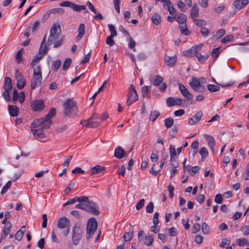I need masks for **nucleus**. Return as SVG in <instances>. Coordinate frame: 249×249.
I'll use <instances>...</instances> for the list:
<instances>
[{
  "label": "nucleus",
  "mask_w": 249,
  "mask_h": 249,
  "mask_svg": "<svg viewBox=\"0 0 249 249\" xmlns=\"http://www.w3.org/2000/svg\"><path fill=\"white\" fill-rule=\"evenodd\" d=\"M61 27L59 24H54L50 29V35L49 36L48 44L51 45L54 44L53 47L57 48L60 46L62 42L63 39L60 35Z\"/></svg>",
  "instance_id": "1"
},
{
  "label": "nucleus",
  "mask_w": 249,
  "mask_h": 249,
  "mask_svg": "<svg viewBox=\"0 0 249 249\" xmlns=\"http://www.w3.org/2000/svg\"><path fill=\"white\" fill-rule=\"evenodd\" d=\"M64 115L72 117L76 114L77 107L76 103L71 99H68L63 104Z\"/></svg>",
  "instance_id": "2"
},
{
  "label": "nucleus",
  "mask_w": 249,
  "mask_h": 249,
  "mask_svg": "<svg viewBox=\"0 0 249 249\" xmlns=\"http://www.w3.org/2000/svg\"><path fill=\"white\" fill-rule=\"evenodd\" d=\"M75 208L85 210L96 215L100 214L99 211L97 209L96 204L89 200V202H83L76 204Z\"/></svg>",
  "instance_id": "3"
},
{
  "label": "nucleus",
  "mask_w": 249,
  "mask_h": 249,
  "mask_svg": "<svg viewBox=\"0 0 249 249\" xmlns=\"http://www.w3.org/2000/svg\"><path fill=\"white\" fill-rule=\"evenodd\" d=\"M34 74L33 78L31 80V88L32 89H35L39 87L42 81V73L41 68L39 66L34 67Z\"/></svg>",
  "instance_id": "4"
},
{
  "label": "nucleus",
  "mask_w": 249,
  "mask_h": 249,
  "mask_svg": "<svg viewBox=\"0 0 249 249\" xmlns=\"http://www.w3.org/2000/svg\"><path fill=\"white\" fill-rule=\"evenodd\" d=\"M138 237L139 242L147 246L152 245L154 241L153 236L150 233L145 234L142 230L139 232Z\"/></svg>",
  "instance_id": "5"
},
{
  "label": "nucleus",
  "mask_w": 249,
  "mask_h": 249,
  "mask_svg": "<svg viewBox=\"0 0 249 249\" xmlns=\"http://www.w3.org/2000/svg\"><path fill=\"white\" fill-rule=\"evenodd\" d=\"M166 104L168 107H171L175 105L182 107H187L188 106L187 101L179 98L169 97L166 99Z\"/></svg>",
  "instance_id": "6"
},
{
  "label": "nucleus",
  "mask_w": 249,
  "mask_h": 249,
  "mask_svg": "<svg viewBox=\"0 0 249 249\" xmlns=\"http://www.w3.org/2000/svg\"><path fill=\"white\" fill-rule=\"evenodd\" d=\"M129 91L127 94L126 105L128 106L131 105L134 102L138 99V96L136 90L135 86L131 84L129 87Z\"/></svg>",
  "instance_id": "7"
},
{
  "label": "nucleus",
  "mask_w": 249,
  "mask_h": 249,
  "mask_svg": "<svg viewBox=\"0 0 249 249\" xmlns=\"http://www.w3.org/2000/svg\"><path fill=\"white\" fill-rule=\"evenodd\" d=\"M97 228V223L94 218H90L87 224V239L89 240L90 236L94 234Z\"/></svg>",
  "instance_id": "8"
},
{
  "label": "nucleus",
  "mask_w": 249,
  "mask_h": 249,
  "mask_svg": "<svg viewBox=\"0 0 249 249\" xmlns=\"http://www.w3.org/2000/svg\"><path fill=\"white\" fill-rule=\"evenodd\" d=\"M82 230L80 227L76 224L72 228V241L74 245H77L82 237Z\"/></svg>",
  "instance_id": "9"
},
{
  "label": "nucleus",
  "mask_w": 249,
  "mask_h": 249,
  "mask_svg": "<svg viewBox=\"0 0 249 249\" xmlns=\"http://www.w3.org/2000/svg\"><path fill=\"white\" fill-rule=\"evenodd\" d=\"M191 87L196 92H203L206 90L204 86L201 85L199 79L196 77H193L192 82L189 83Z\"/></svg>",
  "instance_id": "10"
},
{
  "label": "nucleus",
  "mask_w": 249,
  "mask_h": 249,
  "mask_svg": "<svg viewBox=\"0 0 249 249\" xmlns=\"http://www.w3.org/2000/svg\"><path fill=\"white\" fill-rule=\"evenodd\" d=\"M52 124V121L50 120H44L40 121V118L35 120L32 124L31 126L33 128H37L41 126L42 129H47Z\"/></svg>",
  "instance_id": "11"
},
{
  "label": "nucleus",
  "mask_w": 249,
  "mask_h": 249,
  "mask_svg": "<svg viewBox=\"0 0 249 249\" xmlns=\"http://www.w3.org/2000/svg\"><path fill=\"white\" fill-rule=\"evenodd\" d=\"M178 88L181 94L186 98L185 100L187 101L188 104H190L191 103H189V101L191 100L193 98L192 94L191 93L185 86L181 83H179Z\"/></svg>",
  "instance_id": "12"
},
{
  "label": "nucleus",
  "mask_w": 249,
  "mask_h": 249,
  "mask_svg": "<svg viewBox=\"0 0 249 249\" xmlns=\"http://www.w3.org/2000/svg\"><path fill=\"white\" fill-rule=\"evenodd\" d=\"M163 78L160 75H157L155 76L153 81V84L158 87L160 85V89L162 92H164L167 88V85L165 83H163Z\"/></svg>",
  "instance_id": "13"
},
{
  "label": "nucleus",
  "mask_w": 249,
  "mask_h": 249,
  "mask_svg": "<svg viewBox=\"0 0 249 249\" xmlns=\"http://www.w3.org/2000/svg\"><path fill=\"white\" fill-rule=\"evenodd\" d=\"M15 79L17 81V88L18 89L23 88L25 85L26 80L23 75L19 72L18 69L16 71Z\"/></svg>",
  "instance_id": "14"
},
{
  "label": "nucleus",
  "mask_w": 249,
  "mask_h": 249,
  "mask_svg": "<svg viewBox=\"0 0 249 249\" xmlns=\"http://www.w3.org/2000/svg\"><path fill=\"white\" fill-rule=\"evenodd\" d=\"M45 37L44 38V39L43 40V41L41 43V47H40V48L39 49V52L40 53H42V55L41 56H38V55L35 56V57L33 58V59L32 61L31 62V65L33 67L35 65V64L36 63H37L39 62L40 60L42 58L43 55H44L46 53L47 51L46 50V46H45L44 47H43V44L44 42L45 41Z\"/></svg>",
  "instance_id": "15"
},
{
  "label": "nucleus",
  "mask_w": 249,
  "mask_h": 249,
  "mask_svg": "<svg viewBox=\"0 0 249 249\" xmlns=\"http://www.w3.org/2000/svg\"><path fill=\"white\" fill-rule=\"evenodd\" d=\"M32 109L35 111H39L43 110L45 107V105L43 101L36 100L31 103Z\"/></svg>",
  "instance_id": "16"
},
{
  "label": "nucleus",
  "mask_w": 249,
  "mask_h": 249,
  "mask_svg": "<svg viewBox=\"0 0 249 249\" xmlns=\"http://www.w3.org/2000/svg\"><path fill=\"white\" fill-rule=\"evenodd\" d=\"M70 224V220L66 217H63L59 218L57 221V227L60 229L69 228Z\"/></svg>",
  "instance_id": "17"
},
{
  "label": "nucleus",
  "mask_w": 249,
  "mask_h": 249,
  "mask_svg": "<svg viewBox=\"0 0 249 249\" xmlns=\"http://www.w3.org/2000/svg\"><path fill=\"white\" fill-rule=\"evenodd\" d=\"M202 114L203 113L202 111H199L197 112L195 116L189 119L188 121V124L191 125L197 124L201 120Z\"/></svg>",
  "instance_id": "18"
},
{
  "label": "nucleus",
  "mask_w": 249,
  "mask_h": 249,
  "mask_svg": "<svg viewBox=\"0 0 249 249\" xmlns=\"http://www.w3.org/2000/svg\"><path fill=\"white\" fill-rule=\"evenodd\" d=\"M204 138L207 142L208 146L213 151V152L214 153V147L215 145V141L214 139L212 136L207 134L204 135Z\"/></svg>",
  "instance_id": "19"
},
{
  "label": "nucleus",
  "mask_w": 249,
  "mask_h": 249,
  "mask_svg": "<svg viewBox=\"0 0 249 249\" xmlns=\"http://www.w3.org/2000/svg\"><path fill=\"white\" fill-rule=\"evenodd\" d=\"M248 3V0H236L233 1V5L236 9L240 10L243 9Z\"/></svg>",
  "instance_id": "20"
},
{
  "label": "nucleus",
  "mask_w": 249,
  "mask_h": 249,
  "mask_svg": "<svg viewBox=\"0 0 249 249\" xmlns=\"http://www.w3.org/2000/svg\"><path fill=\"white\" fill-rule=\"evenodd\" d=\"M125 154L124 149L120 146H117L114 150V156L118 159H121L123 158Z\"/></svg>",
  "instance_id": "21"
},
{
  "label": "nucleus",
  "mask_w": 249,
  "mask_h": 249,
  "mask_svg": "<svg viewBox=\"0 0 249 249\" xmlns=\"http://www.w3.org/2000/svg\"><path fill=\"white\" fill-rule=\"evenodd\" d=\"M43 129L41 127L40 128L36 129V128H33L32 127V132L35 137L37 139H43L45 137V135L43 132Z\"/></svg>",
  "instance_id": "22"
},
{
  "label": "nucleus",
  "mask_w": 249,
  "mask_h": 249,
  "mask_svg": "<svg viewBox=\"0 0 249 249\" xmlns=\"http://www.w3.org/2000/svg\"><path fill=\"white\" fill-rule=\"evenodd\" d=\"M164 60L167 66L172 67L176 64L177 62V57L176 55L173 56H169L168 55H165L164 56Z\"/></svg>",
  "instance_id": "23"
},
{
  "label": "nucleus",
  "mask_w": 249,
  "mask_h": 249,
  "mask_svg": "<svg viewBox=\"0 0 249 249\" xmlns=\"http://www.w3.org/2000/svg\"><path fill=\"white\" fill-rule=\"evenodd\" d=\"M12 228V224L10 221H8L7 223L4 226L1 234V239H4L6 236L9 234L10 231V230Z\"/></svg>",
  "instance_id": "24"
},
{
  "label": "nucleus",
  "mask_w": 249,
  "mask_h": 249,
  "mask_svg": "<svg viewBox=\"0 0 249 249\" xmlns=\"http://www.w3.org/2000/svg\"><path fill=\"white\" fill-rule=\"evenodd\" d=\"M191 18L194 20H196L198 17V8L196 4H194L190 10Z\"/></svg>",
  "instance_id": "25"
},
{
  "label": "nucleus",
  "mask_w": 249,
  "mask_h": 249,
  "mask_svg": "<svg viewBox=\"0 0 249 249\" xmlns=\"http://www.w3.org/2000/svg\"><path fill=\"white\" fill-rule=\"evenodd\" d=\"M78 34L76 37L77 41L79 40L85 35V26L83 23H81L78 29Z\"/></svg>",
  "instance_id": "26"
},
{
  "label": "nucleus",
  "mask_w": 249,
  "mask_h": 249,
  "mask_svg": "<svg viewBox=\"0 0 249 249\" xmlns=\"http://www.w3.org/2000/svg\"><path fill=\"white\" fill-rule=\"evenodd\" d=\"M55 108L54 107H52L50 109L49 113L44 117L40 118V121H42L44 120H50L55 115Z\"/></svg>",
  "instance_id": "27"
},
{
  "label": "nucleus",
  "mask_w": 249,
  "mask_h": 249,
  "mask_svg": "<svg viewBox=\"0 0 249 249\" xmlns=\"http://www.w3.org/2000/svg\"><path fill=\"white\" fill-rule=\"evenodd\" d=\"M182 54L183 56L189 57L194 56L196 54V49H193L192 47L189 50L183 51Z\"/></svg>",
  "instance_id": "28"
},
{
  "label": "nucleus",
  "mask_w": 249,
  "mask_h": 249,
  "mask_svg": "<svg viewBox=\"0 0 249 249\" xmlns=\"http://www.w3.org/2000/svg\"><path fill=\"white\" fill-rule=\"evenodd\" d=\"M8 110L10 114L12 116H17L18 113V108L16 106H8Z\"/></svg>",
  "instance_id": "29"
},
{
  "label": "nucleus",
  "mask_w": 249,
  "mask_h": 249,
  "mask_svg": "<svg viewBox=\"0 0 249 249\" xmlns=\"http://www.w3.org/2000/svg\"><path fill=\"white\" fill-rule=\"evenodd\" d=\"M151 90V88L149 86H145L142 88V96L144 97L150 98L149 94Z\"/></svg>",
  "instance_id": "30"
},
{
  "label": "nucleus",
  "mask_w": 249,
  "mask_h": 249,
  "mask_svg": "<svg viewBox=\"0 0 249 249\" xmlns=\"http://www.w3.org/2000/svg\"><path fill=\"white\" fill-rule=\"evenodd\" d=\"M4 89L11 90L12 89V81L10 77H6L4 79V84L3 86Z\"/></svg>",
  "instance_id": "31"
},
{
  "label": "nucleus",
  "mask_w": 249,
  "mask_h": 249,
  "mask_svg": "<svg viewBox=\"0 0 249 249\" xmlns=\"http://www.w3.org/2000/svg\"><path fill=\"white\" fill-rule=\"evenodd\" d=\"M71 8L76 12H80L81 10H85V12H88L86 6L80 5L73 3Z\"/></svg>",
  "instance_id": "32"
},
{
  "label": "nucleus",
  "mask_w": 249,
  "mask_h": 249,
  "mask_svg": "<svg viewBox=\"0 0 249 249\" xmlns=\"http://www.w3.org/2000/svg\"><path fill=\"white\" fill-rule=\"evenodd\" d=\"M175 19L179 24H185L187 21V17L184 14H180L175 18Z\"/></svg>",
  "instance_id": "33"
},
{
  "label": "nucleus",
  "mask_w": 249,
  "mask_h": 249,
  "mask_svg": "<svg viewBox=\"0 0 249 249\" xmlns=\"http://www.w3.org/2000/svg\"><path fill=\"white\" fill-rule=\"evenodd\" d=\"M180 32L182 34L185 35V36H188L190 34V31L188 29L187 26L185 24H181L179 26Z\"/></svg>",
  "instance_id": "34"
},
{
  "label": "nucleus",
  "mask_w": 249,
  "mask_h": 249,
  "mask_svg": "<svg viewBox=\"0 0 249 249\" xmlns=\"http://www.w3.org/2000/svg\"><path fill=\"white\" fill-rule=\"evenodd\" d=\"M151 19L153 22L156 25L159 24L161 22L160 16L157 13H155L152 16Z\"/></svg>",
  "instance_id": "35"
},
{
  "label": "nucleus",
  "mask_w": 249,
  "mask_h": 249,
  "mask_svg": "<svg viewBox=\"0 0 249 249\" xmlns=\"http://www.w3.org/2000/svg\"><path fill=\"white\" fill-rule=\"evenodd\" d=\"M104 167L99 165L94 166L91 168V175L98 174L100 173L103 170H104Z\"/></svg>",
  "instance_id": "36"
},
{
  "label": "nucleus",
  "mask_w": 249,
  "mask_h": 249,
  "mask_svg": "<svg viewBox=\"0 0 249 249\" xmlns=\"http://www.w3.org/2000/svg\"><path fill=\"white\" fill-rule=\"evenodd\" d=\"M174 122V120L172 118H167L164 121V125L167 128H170L173 125Z\"/></svg>",
  "instance_id": "37"
},
{
  "label": "nucleus",
  "mask_w": 249,
  "mask_h": 249,
  "mask_svg": "<svg viewBox=\"0 0 249 249\" xmlns=\"http://www.w3.org/2000/svg\"><path fill=\"white\" fill-rule=\"evenodd\" d=\"M207 89L211 92H213L219 90L220 87L213 84H208Z\"/></svg>",
  "instance_id": "38"
},
{
  "label": "nucleus",
  "mask_w": 249,
  "mask_h": 249,
  "mask_svg": "<svg viewBox=\"0 0 249 249\" xmlns=\"http://www.w3.org/2000/svg\"><path fill=\"white\" fill-rule=\"evenodd\" d=\"M108 27L110 32V36H112L113 37L116 36L117 35V33L115 26L112 24H108Z\"/></svg>",
  "instance_id": "39"
},
{
  "label": "nucleus",
  "mask_w": 249,
  "mask_h": 249,
  "mask_svg": "<svg viewBox=\"0 0 249 249\" xmlns=\"http://www.w3.org/2000/svg\"><path fill=\"white\" fill-rule=\"evenodd\" d=\"M226 31L225 29H221L217 31L215 35H214V37L218 39L220 38L222 36H223L225 34Z\"/></svg>",
  "instance_id": "40"
},
{
  "label": "nucleus",
  "mask_w": 249,
  "mask_h": 249,
  "mask_svg": "<svg viewBox=\"0 0 249 249\" xmlns=\"http://www.w3.org/2000/svg\"><path fill=\"white\" fill-rule=\"evenodd\" d=\"M160 114V112L156 110H154V111L152 112L150 114V120H151L153 122L155 121L156 120V119L159 116Z\"/></svg>",
  "instance_id": "41"
},
{
  "label": "nucleus",
  "mask_w": 249,
  "mask_h": 249,
  "mask_svg": "<svg viewBox=\"0 0 249 249\" xmlns=\"http://www.w3.org/2000/svg\"><path fill=\"white\" fill-rule=\"evenodd\" d=\"M202 232H203V233L204 234H208L209 233V231H210V227L205 222H204L202 224Z\"/></svg>",
  "instance_id": "42"
},
{
  "label": "nucleus",
  "mask_w": 249,
  "mask_h": 249,
  "mask_svg": "<svg viewBox=\"0 0 249 249\" xmlns=\"http://www.w3.org/2000/svg\"><path fill=\"white\" fill-rule=\"evenodd\" d=\"M195 24L198 27H202L205 26L207 24L206 21L202 19H196L194 20Z\"/></svg>",
  "instance_id": "43"
},
{
  "label": "nucleus",
  "mask_w": 249,
  "mask_h": 249,
  "mask_svg": "<svg viewBox=\"0 0 249 249\" xmlns=\"http://www.w3.org/2000/svg\"><path fill=\"white\" fill-rule=\"evenodd\" d=\"M19 96V94L18 93V90L14 89H13V99H12V102L14 104H16L17 101L18 99V97Z\"/></svg>",
  "instance_id": "44"
},
{
  "label": "nucleus",
  "mask_w": 249,
  "mask_h": 249,
  "mask_svg": "<svg viewBox=\"0 0 249 249\" xmlns=\"http://www.w3.org/2000/svg\"><path fill=\"white\" fill-rule=\"evenodd\" d=\"M71 63V60L70 58H67L63 65V71L66 70L70 66Z\"/></svg>",
  "instance_id": "45"
},
{
  "label": "nucleus",
  "mask_w": 249,
  "mask_h": 249,
  "mask_svg": "<svg viewBox=\"0 0 249 249\" xmlns=\"http://www.w3.org/2000/svg\"><path fill=\"white\" fill-rule=\"evenodd\" d=\"M11 90L4 89V91L3 92L2 96L6 101H9L11 100V97L9 94V92Z\"/></svg>",
  "instance_id": "46"
},
{
  "label": "nucleus",
  "mask_w": 249,
  "mask_h": 249,
  "mask_svg": "<svg viewBox=\"0 0 249 249\" xmlns=\"http://www.w3.org/2000/svg\"><path fill=\"white\" fill-rule=\"evenodd\" d=\"M154 209V204L152 202H150L146 206V211L148 213H152Z\"/></svg>",
  "instance_id": "47"
},
{
  "label": "nucleus",
  "mask_w": 249,
  "mask_h": 249,
  "mask_svg": "<svg viewBox=\"0 0 249 249\" xmlns=\"http://www.w3.org/2000/svg\"><path fill=\"white\" fill-rule=\"evenodd\" d=\"M113 37H114L112 36H109L107 38L106 43L107 45H108L110 47L113 46L115 44V42H114V40L113 39Z\"/></svg>",
  "instance_id": "48"
},
{
  "label": "nucleus",
  "mask_w": 249,
  "mask_h": 249,
  "mask_svg": "<svg viewBox=\"0 0 249 249\" xmlns=\"http://www.w3.org/2000/svg\"><path fill=\"white\" fill-rule=\"evenodd\" d=\"M234 38V36L232 35H230L228 36H225L221 40V42L223 43H226L228 42H229L232 40Z\"/></svg>",
  "instance_id": "49"
},
{
  "label": "nucleus",
  "mask_w": 249,
  "mask_h": 249,
  "mask_svg": "<svg viewBox=\"0 0 249 249\" xmlns=\"http://www.w3.org/2000/svg\"><path fill=\"white\" fill-rule=\"evenodd\" d=\"M199 154L202 158H205L208 155V151L206 147H202L199 150Z\"/></svg>",
  "instance_id": "50"
},
{
  "label": "nucleus",
  "mask_w": 249,
  "mask_h": 249,
  "mask_svg": "<svg viewBox=\"0 0 249 249\" xmlns=\"http://www.w3.org/2000/svg\"><path fill=\"white\" fill-rule=\"evenodd\" d=\"M23 234L24 231L21 230L18 231L15 235V239L18 241H20L23 236Z\"/></svg>",
  "instance_id": "51"
},
{
  "label": "nucleus",
  "mask_w": 249,
  "mask_h": 249,
  "mask_svg": "<svg viewBox=\"0 0 249 249\" xmlns=\"http://www.w3.org/2000/svg\"><path fill=\"white\" fill-rule=\"evenodd\" d=\"M11 185V181H8L6 184L3 187L1 191V194H4L7 191V190L10 187Z\"/></svg>",
  "instance_id": "52"
},
{
  "label": "nucleus",
  "mask_w": 249,
  "mask_h": 249,
  "mask_svg": "<svg viewBox=\"0 0 249 249\" xmlns=\"http://www.w3.org/2000/svg\"><path fill=\"white\" fill-rule=\"evenodd\" d=\"M241 231L244 235L249 234V225H243L241 228Z\"/></svg>",
  "instance_id": "53"
},
{
  "label": "nucleus",
  "mask_w": 249,
  "mask_h": 249,
  "mask_svg": "<svg viewBox=\"0 0 249 249\" xmlns=\"http://www.w3.org/2000/svg\"><path fill=\"white\" fill-rule=\"evenodd\" d=\"M75 199L76 201H78L80 203L83 202H89V198L87 196H81V197H77L75 196Z\"/></svg>",
  "instance_id": "54"
},
{
  "label": "nucleus",
  "mask_w": 249,
  "mask_h": 249,
  "mask_svg": "<svg viewBox=\"0 0 249 249\" xmlns=\"http://www.w3.org/2000/svg\"><path fill=\"white\" fill-rule=\"evenodd\" d=\"M133 233L131 232H125L124 234L123 238L125 242L129 241L132 238Z\"/></svg>",
  "instance_id": "55"
},
{
  "label": "nucleus",
  "mask_w": 249,
  "mask_h": 249,
  "mask_svg": "<svg viewBox=\"0 0 249 249\" xmlns=\"http://www.w3.org/2000/svg\"><path fill=\"white\" fill-rule=\"evenodd\" d=\"M61 65V61L57 60L54 62L52 65V69L54 71H56L58 70Z\"/></svg>",
  "instance_id": "56"
},
{
  "label": "nucleus",
  "mask_w": 249,
  "mask_h": 249,
  "mask_svg": "<svg viewBox=\"0 0 249 249\" xmlns=\"http://www.w3.org/2000/svg\"><path fill=\"white\" fill-rule=\"evenodd\" d=\"M200 229V225L198 223L194 224L192 227V232L193 233H196L199 231Z\"/></svg>",
  "instance_id": "57"
},
{
  "label": "nucleus",
  "mask_w": 249,
  "mask_h": 249,
  "mask_svg": "<svg viewBox=\"0 0 249 249\" xmlns=\"http://www.w3.org/2000/svg\"><path fill=\"white\" fill-rule=\"evenodd\" d=\"M170 153L171 161H172V159H173L176 156V152L175 148L174 146H172V145H170Z\"/></svg>",
  "instance_id": "58"
},
{
  "label": "nucleus",
  "mask_w": 249,
  "mask_h": 249,
  "mask_svg": "<svg viewBox=\"0 0 249 249\" xmlns=\"http://www.w3.org/2000/svg\"><path fill=\"white\" fill-rule=\"evenodd\" d=\"M51 12L53 14L59 13L62 15L64 13V10L62 8H54L51 9Z\"/></svg>",
  "instance_id": "59"
},
{
  "label": "nucleus",
  "mask_w": 249,
  "mask_h": 249,
  "mask_svg": "<svg viewBox=\"0 0 249 249\" xmlns=\"http://www.w3.org/2000/svg\"><path fill=\"white\" fill-rule=\"evenodd\" d=\"M91 53V51H90L88 54L85 55L84 59L81 62V64H85L89 61Z\"/></svg>",
  "instance_id": "60"
},
{
  "label": "nucleus",
  "mask_w": 249,
  "mask_h": 249,
  "mask_svg": "<svg viewBox=\"0 0 249 249\" xmlns=\"http://www.w3.org/2000/svg\"><path fill=\"white\" fill-rule=\"evenodd\" d=\"M178 8L182 12H185L186 10L185 8V4L181 0L178 1Z\"/></svg>",
  "instance_id": "61"
},
{
  "label": "nucleus",
  "mask_w": 249,
  "mask_h": 249,
  "mask_svg": "<svg viewBox=\"0 0 249 249\" xmlns=\"http://www.w3.org/2000/svg\"><path fill=\"white\" fill-rule=\"evenodd\" d=\"M237 242L239 246H244L247 244L248 240L244 238H239L237 240Z\"/></svg>",
  "instance_id": "62"
},
{
  "label": "nucleus",
  "mask_w": 249,
  "mask_h": 249,
  "mask_svg": "<svg viewBox=\"0 0 249 249\" xmlns=\"http://www.w3.org/2000/svg\"><path fill=\"white\" fill-rule=\"evenodd\" d=\"M230 239L228 238H223L220 246L222 248H224L226 245H229L230 244Z\"/></svg>",
  "instance_id": "63"
},
{
  "label": "nucleus",
  "mask_w": 249,
  "mask_h": 249,
  "mask_svg": "<svg viewBox=\"0 0 249 249\" xmlns=\"http://www.w3.org/2000/svg\"><path fill=\"white\" fill-rule=\"evenodd\" d=\"M198 61L200 63H204L208 59V56H204L201 54H198L197 56Z\"/></svg>",
  "instance_id": "64"
}]
</instances>
